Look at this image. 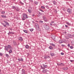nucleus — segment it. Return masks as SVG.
Returning <instances> with one entry per match:
<instances>
[{
    "label": "nucleus",
    "mask_w": 74,
    "mask_h": 74,
    "mask_svg": "<svg viewBox=\"0 0 74 74\" xmlns=\"http://www.w3.org/2000/svg\"><path fill=\"white\" fill-rule=\"evenodd\" d=\"M1 70L0 69V73H1Z\"/></svg>",
    "instance_id": "338daca9"
},
{
    "label": "nucleus",
    "mask_w": 74,
    "mask_h": 74,
    "mask_svg": "<svg viewBox=\"0 0 74 74\" xmlns=\"http://www.w3.org/2000/svg\"><path fill=\"white\" fill-rule=\"evenodd\" d=\"M30 2H33V0H29Z\"/></svg>",
    "instance_id": "49530a36"
},
{
    "label": "nucleus",
    "mask_w": 74,
    "mask_h": 74,
    "mask_svg": "<svg viewBox=\"0 0 74 74\" xmlns=\"http://www.w3.org/2000/svg\"><path fill=\"white\" fill-rule=\"evenodd\" d=\"M61 55H64V53L62 52L61 53Z\"/></svg>",
    "instance_id": "09e8293b"
},
{
    "label": "nucleus",
    "mask_w": 74,
    "mask_h": 74,
    "mask_svg": "<svg viewBox=\"0 0 74 74\" xmlns=\"http://www.w3.org/2000/svg\"><path fill=\"white\" fill-rule=\"evenodd\" d=\"M65 37L66 39H69V38L68 36H66Z\"/></svg>",
    "instance_id": "a19ab883"
},
{
    "label": "nucleus",
    "mask_w": 74,
    "mask_h": 74,
    "mask_svg": "<svg viewBox=\"0 0 74 74\" xmlns=\"http://www.w3.org/2000/svg\"><path fill=\"white\" fill-rule=\"evenodd\" d=\"M42 72L43 73H46L47 72V69H43L42 71Z\"/></svg>",
    "instance_id": "1a4fd4ad"
},
{
    "label": "nucleus",
    "mask_w": 74,
    "mask_h": 74,
    "mask_svg": "<svg viewBox=\"0 0 74 74\" xmlns=\"http://www.w3.org/2000/svg\"><path fill=\"white\" fill-rule=\"evenodd\" d=\"M23 31L25 32V33H27V31L26 30H23Z\"/></svg>",
    "instance_id": "c85d7f7f"
},
{
    "label": "nucleus",
    "mask_w": 74,
    "mask_h": 74,
    "mask_svg": "<svg viewBox=\"0 0 74 74\" xmlns=\"http://www.w3.org/2000/svg\"><path fill=\"white\" fill-rule=\"evenodd\" d=\"M40 67H41V69H42L43 67H42V66H41Z\"/></svg>",
    "instance_id": "0e129e2a"
},
{
    "label": "nucleus",
    "mask_w": 74,
    "mask_h": 74,
    "mask_svg": "<svg viewBox=\"0 0 74 74\" xmlns=\"http://www.w3.org/2000/svg\"><path fill=\"white\" fill-rule=\"evenodd\" d=\"M65 27H68V26L66 25H65Z\"/></svg>",
    "instance_id": "bf43d9fd"
},
{
    "label": "nucleus",
    "mask_w": 74,
    "mask_h": 74,
    "mask_svg": "<svg viewBox=\"0 0 74 74\" xmlns=\"http://www.w3.org/2000/svg\"><path fill=\"white\" fill-rule=\"evenodd\" d=\"M61 46H62V47H64V45H63V44H62L61 45Z\"/></svg>",
    "instance_id": "5fc2aeb1"
},
{
    "label": "nucleus",
    "mask_w": 74,
    "mask_h": 74,
    "mask_svg": "<svg viewBox=\"0 0 74 74\" xmlns=\"http://www.w3.org/2000/svg\"><path fill=\"white\" fill-rule=\"evenodd\" d=\"M51 45H52L53 47H55V45L53 43H50Z\"/></svg>",
    "instance_id": "412c9836"
},
{
    "label": "nucleus",
    "mask_w": 74,
    "mask_h": 74,
    "mask_svg": "<svg viewBox=\"0 0 74 74\" xmlns=\"http://www.w3.org/2000/svg\"><path fill=\"white\" fill-rule=\"evenodd\" d=\"M39 22L40 23H43V22H43V21H40Z\"/></svg>",
    "instance_id": "4c0bfd02"
},
{
    "label": "nucleus",
    "mask_w": 74,
    "mask_h": 74,
    "mask_svg": "<svg viewBox=\"0 0 74 74\" xmlns=\"http://www.w3.org/2000/svg\"><path fill=\"white\" fill-rule=\"evenodd\" d=\"M18 40L20 41H23V38H22V37H20L18 38Z\"/></svg>",
    "instance_id": "4468645a"
},
{
    "label": "nucleus",
    "mask_w": 74,
    "mask_h": 74,
    "mask_svg": "<svg viewBox=\"0 0 74 74\" xmlns=\"http://www.w3.org/2000/svg\"><path fill=\"white\" fill-rule=\"evenodd\" d=\"M44 28L47 30H49V27L47 25H43Z\"/></svg>",
    "instance_id": "f257e3e1"
},
{
    "label": "nucleus",
    "mask_w": 74,
    "mask_h": 74,
    "mask_svg": "<svg viewBox=\"0 0 74 74\" xmlns=\"http://www.w3.org/2000/svg\"><path fill=\"white\" fill-rule=\"evenodd\" d=\"M45 68L44 67H43L42 68V69H43V70H45Z\"/></svg>",
    "instance_id": "6e6d98bb"
},
{
    "label": "nucleus",
    "mask_w": 74,
    "mask_h": 74,
    "mask_svg": "<svg viewBox=\"0 0 74 74\" xmlns=\"http://www.w3.org/2000/svg\"><path fill=\"white\" fill-rule=\"evenodd\" d=\"M46 8H48V5H46Z\"/></svg>",
    "instance_id": "e2e57ef3"
},
{
    "label": "nucleus",
    "mask_w": 74,
    "mask_h": 74,
    "mask_svg": "<svg viewBox=\"0 0 74 74\" xmlns=\"http://www.w3.org/2000/svg\"><path fill=\"white\" fill-rule=\"evenodd\" d=\"M21 4H23H23H24V3L22 2H20Z\"/></svg>",
    "instance_id": "3c124183"
},
{
    "label": "nucleus",
    "mask_w": 74,
    "mask_h": 74,
    "mask_svg": "<svg viewBox=\"0 0 74 74\" xmlns=\"http://www.w3.org/2000/svg\"><path fill=\"white\" fill-rule=\"evenodd\" d=\"M70 61L71 62H73L74 61V60H70Z\"/></svg>",
    "instance_id": "8fccbe9b"
},
{
    "label": "nucleus",
    "mask_w": 74,
    "mask_h": 74,
    "mask_svg": "<svg viewBox=\"0 0 74 74\" xmlns=\"http://www.w3.org/2000/svg\"><path fill=\"white\" fill-rule=\"evenodd\" d=\"M3 54V53H0V56H2Z\"/></svg>",
    "instance_id": "e433bc0d"
},
{
    "label": "nucleus",
    "mask_w": 74,
    "mask_h": 74,
    "mask_svg": "<svg viewBox=\"0 0 74 74\" xmlns=\"http://www.w3.org/2000/svg\"><path fill=\"white\" fill-rule=\"evenodd\" d=\"M36 26V30H38V29H39V26H38V24H37Z\"/></svg>",
    "instance_id": "9d476101"
},
{
    "label": "nucleus",
    "mask_w": 74,
    "mask_h": 74,
    "mask_svg": "<svg viewBox=\"0 0 74 74\" xmlns=\"http://www.w3.org/2000/svg\"><path fill=\"white\" fill-rule=\"evenodd\" d=\"M15 10L16 11L18 12L19 11V10H20V9L19 8V7L16 6V8Z\"/></svg>",
    "instance_id": "0eeeda50"
},
{
    "label": "nucleus",
    "mask_w": 74,
    "mask_h": 74,
    "mask_svg": "<svg viewBox=\"0 0 74 74\" xmlns=\"http://www.w3.org/2000/svg\"><path fill=\"white\" fill-rule=\"evenodd\" d=\"M70 48H71V49H73V46H71L70 47Z\"/></svg>",
    "instance_id": "58836bf2"
},
{
    "label": "nucleus",
    "mask_w": 74,
    "mask_h": 74,
    "mask_svg": "<svg viewBox=\"0 0 74 74\" xmlns=\"http://www.w3.org/2000/svg\"><path fill=\"white\" fill-rule=\"evenodd\" d=\"M39 14L40 15H41V12H39Z\"/></svg>",
    "instance_id": "69168bd1"
},
{
    "label": "nucleus",
    "mask_w": 74,
    "mask_h": 74,
    "mask_svg": "<svg viewBox=\"0 0 74 74\" xmlns=\"http://www.w3.org/2000/svg\"><path fill=\"white\" fill-rule=\"evenodd\" d=\"M4 22L5 23L6 26H9L10 25V24L9 23L6 21H4Z\"/></svg>",
    "instance_id": "39448f33"
},
{
    "label": "nucleus",
    "mask_w": 74,
    "mask_h": 74,
    "mask_svg": "<svg viewBox=\"0 0 74 74\" xmlns=\"http://www.w3.org/2000/svg\"><path fill=\"white\" fill-rule=\"evenodd\" d=\"M54 23L55 22H54V21H52L51 22L52 23Z\"/></svg>",
    "instance_id": "13d9d810"
},
{
    "label": "nucleus",
    "mask_w": 74,
    "mask_h": 74,
    "mask_svg": "<svg viewBox=\"0 0 74 74\" xmlns=\"http://www.w3.org/2000/svg\"><path fill=\"white\" fill-rule=\"evenodd\" d=\"M25 47L26 49H28L29 48V46L28 45H26L25 46Z\"/></svg>",
    "instance_id": "aec40b11"
},
{
    "label": "nucleus",
    "mask_w": 74,
    "mask_h": 74,
    "mask_svg": "<svg viewBox=\"0 0 74 74\" xmlns=\"http://www.w3.org/2000/svg\"><path fill=\"white\" fill-rule=\"evenodd\" d=\"M42 66L44 67H45V68H47V67L48 66V65H45V64H43Z\"/></svg>",
    "instance_id": "f3484780"
},
{
    "label": "nucleus",
    "mask_w": 74,
    "mask_h": 74,
    "mask_svg": "<svg viewBox=\"0 0 74 74\" xmlns=\"http://www.w3.org/2000/svg\"><path fill=\"white\" fill-rule=\"evenodd\" d=\"M32 15L33 16H34V14H33Z\"/></svg>",
    "instance_id": "774afa93"
},
{
    "label": "nucleus",
    "mask_w": 74,
    "mask_h": 74,
    "mask_svg": "<svg viewBox=\"0 0 74 74\" xmlns=\"http://www.w3.org/2000/svg\"><path fill=\"white\" fill-rule=\"evenodd\" d=\"M1 24H2V25H3V26H4V27H7V26H6V25H4V24L3 23H1Z\"/></svg>",
    "instance_id": "7c9ffc66"
},
{
    "label": "nucleus",
    "mask_w": 74,
    "mask_h": 74,
    "mask_svg": "<svg viewBox=\"0 0 74 74\" xmlns=\"http://www.w3.org/2000/svg\"><path fill=\"white\" fill-rule=\"evenodd\" d=\"M52 2L53 3V4H54V5H56L57 4V3H56V2L55 1H53Z\"/></svg>",
    "instance_id": "2eb2a0df"
},
{
    "label": "nucleus",
    "mask_w": 74,
    "mask_h": 74,
    "mask_svg": "<svg viewBox=\"0 0 74 74\" xmlns=\"http://www.w3.org/2000/svg\"><path fill=\"white\" fill-rule=\"evenodd\" d=\"M41 8H42V9H45V7L43 6H42L41 7Z\"/></svg>",
    "instance_id": "79ce46f5"
},
{
    "label": "nucleus",
    "mask_w": 74,
    "mask_h": 74,
    "mask_svg": "<svg viewBox=\"0 0 74 74\" xmlns=\"http://www.w3.org/2000/svg\"><path fill=\"white\" fill-rule=\"evenodd\" d=\"M4 47H5V49L6 50V51H8V50L9 49L7 47V46H5Z\"/></svg>",
    "instance_id": "9b49d317"
},
{
    "label": "nucleus",
    "mask_w": 74,
    "mask_h": 74,
    "mask_svg": "<svg viewBox=\"0 0 74 74\" xmlns=\"http://www.w3.org/2000/svg\"><path fill=\"white\" fill-rule=\"evenodd\" d=\"M22 20H23V21H25V18H22Z\"/></svg>",
    "instance_id": "4d7b16f0"
},
{
    "label": "nucleus",
    "mask_w": 74,
    "mask_h": 74,
    "mask_svg": "<svg viewBox=\"0 0 74 74\" xmlns=\"http://www.w3.org/2000/svg\"><path fill=\"white\" fill-rule=\"evenodd\" d=\"M5 57H6V58H9V56L8 54H5Z\"/></svg>",
    "instance_id": "5701e85b"
},
{
    "label": "nucleus",
    "mask_w": 74,
    "mask_h": 74,
    "mask_svg": "<svg viewBox=\"0 0 74 74\" xmlns=\"http://www.w3.org/2000/svg\"><path fill=\"white\" fill-rule=\"evenodd\" d=\"M34 3L35 4H37L38 3L36 1H34Z\"/></svg>",
    "instance_id": "c756f323"
},
{
    "label": "nucleus",
    "mask_w": 74,
    "mask_h": 74,
    "mask_svg": "<svg viewBox=\"0 0 74 74\" xmlns=\"http://www.w3.org/2000/svg\"><path fill=\"white\" fill-rule=\"evenodd\" d=\"M71 45L74 46V41H72L71 42Z\"/></svg>",
    "instance_id": "4be33fe9"
},
{
    "label": "nucleus",
    "mask_w": 74,
    "mask_h": 74,
    "mask_svg": "<svg viewBox=\"0 0 74 74\" xmlns=\"http://www.w3.org/2000/svg\"><path fill=\"white\" fill-rule=\"evenodd\" d=\"M44 20L45 21V22H48V20H47V19L46 18H45Z\"/></svg>",
    "instance_id": "bb28decb"
},
{
    "label": "nucleus",
    "mask_w": 74,
    "mask_h": 74,
    "mask_svg": "<svg viewBox=\"0 0 74 74\" xmlns=\"http://www.w3.org/2000/svg\"><path fill=\"white\" fill-rule=\"evenodd\" d=\"M29 30L31 31V32H33V30H34V29H29Z\"/></svg>",
    "instance_id": "2f4dec72"
},
{
    "label": "nucleus",
    "mask_w": 74,
    "mask_h": 74,
    "mask_svg": "<svg viewBox=\"0 0 74 74\" xmlns=\"http://www.w3.org/2000/svg\"><path fill=\"white\" fill-rule=\"evenodd\" d=\"M61 66H64V64L62 63H61Z\"/></svg>",
    "instance_id": "37998d69"
},
{
    "label": "nucleus",
    "mask_w": 74,
    "mask_h": 74,
    "mask_svg": "<svg viewBox=\"0 0 74 74\" xmlns=\"http://www.w3.org/2000/svg\"><path fill=\"white\" fill-rule=\"evenodd\" d=\"M40 11H42V12H44V11H43V10H41V9H40L39 10Z\"/></svg>",
    "instance_id": "864d4df0"
},
{
    "label": "nucleus",
    "mask_w": 74,
    "mask_h": 74,
    "mask_svg": "<svg viewBox=\"0 0 74 74\" xmlns=\"http://www.w3.org/2000/svg\"><path fill=\"white\" fill-rule=\"evenodd\" d=\"M10 30H11L12 31V28H10Z\"/></svg>",
    "instance_id": "052dcab7"
},
{
    "label": "nucleus",
    "mask_w": 74,
    "mask_h": 74,
    "mask_svg": "<svg viewBox=\"0 0 74 74\" xmlns=\"http://www.w3.org/2000/svg\"><path fill=\"white\" fill-rule=\"evenodd\" d=\"M51 38H52V39H53V41H55V36H53Z\"/></svg>",
    "instance_id": "dca6fc26"
},
{
    "label": "nucleus",
    "mask_w": 74,
    "mask_h": 74,
    "mask_svg": "<svg viewBox=\"0 0 74 74\" xmlns=\"http://www.w3.org/2000/svg\"><path fill=\"white\" fill-rule=\"evenodd\" d=\"M18 60L19 62H23V59L22 58H21V59L18 58Z\"/></svg>",
    "instance_id": "ddd939ff"
},
{
    "label": "nucleus",
    "mask_w": 74,
    "mask_h": 74,
    "mask_svg": "<svg viewBox=\"0 0 74 74\" xmlns=\"http://www.w3.org/2000/svg\"><path fill=\"white\" fill-rule=\"evenodd\" d=\"M28 11L29 13H32V10L30 9H28Z\"/></svg>",
    "instance_id": "6ab92c4d"
},
{
    "label": "nucleus",
    "mask_w": 74,
    "mask_h": 74,
    "mask_svg": "<svg viewBox=\"0 0 74 74\" xmlns=\"http://www.w3.org/2000/svg\"><path fill=\"white\" fill-rule=\"evenodd\" d=\"M1 13L2 14H5V12L2 11Z\"/></svg>",
    "instance_id": "c9c22d12"
},
{
    "label": "nucleus",
    "mask_w": 74,
    "mask_h": 74,
    "mask_svg": "<svg viewBox=\"0 0 74 74\" xmlns=\"http://www.w3.org/2000/svg\"><path fill=\"white\" fill-rule=\"evenodd\" d=\"M49 48L50 49H53V47H52L51 46H50L49 47Z\"/></svg>",
    "instance_id": "a878e982"
},
{
    "label": "nucleus",
    "mask_w": 74,
    "mask_h": 74,
    "mask_svg": "<svg viewBox=\"0 0 74 74\" xmlns=\"http://www.w3.org/2000/svg\"><path fill=\"white\" fill-rule=\"evenodd\" d=\"M9 53H11L12 52V50H10L8 52Z\"/></svg>",
    "instance_id": "cd10ccee"
},
{
    "label": "nucleus",
    "mask_w": 74,
    "mask_h": 74,
    "mask_svg": "<svg viewBox=\"0 0 74 74\" xmlns=\"http://www.w3.org/2000/svg\"><path fill=\"white\" fill-rule=\"evenodd\" d=\"M23 17L25 19H28L29 18V17L27 16V15L25 13H24L23 14Z\"/></svg>",
    "instance_id": "f03ea898"
},
{
    "label": "nucleus",
    "mask_w": 74,
    "mask_h": 74,
    "mask_svg": "<svg viewBox=\"0 0 74 74\" xmlns=\"http://www.w3.org/2000/svg\"><path fill=\"white\" fill-rule=\"evenodd\" d=\"M68 36L69 37H70V38H72V35L71 34H68Z\"/></svg>",
    "instance_id": "a211bd4d"
},
{
    "label": "nucleus",
    "mask_w": 74,
    "mask_h": 74,
    "mask_svg": "<svg viewBox=\"0 0 74 74\" xmlns=\"http://www.w3.org/2000/svg\"><path fill=\"white\" fill-rule=\"evenodd\" d=\"M44 59H50V57H49V56H45L44 57Z\"/></svg>",
    "instance_id": "f8f14e48"
},
{
    "label": "nucleus",
    "mask_w": 74,
    "mask_h": 74,
    "mask_svg": "<svg viewBox=\"0 0 74 74\" xmlns=\"http://www.w3.org/2000/svg\"><path fill=\"white\" fill-rule=\"evenodd\" d=\"M67 11L69 14H72V10L71 9H68Z\"/></svg>",
    "instance_id": "7ed1b4c3"
},
{
    "label": "nucleus",
    "mask_w": 74,
    "mask_h": 74,
    "mask_svg": "<svg viewBox=\"0 0 74 74\" xmlns=\"http://www.w3.org/2000/svg\"><path fill=\"white\" fill-rule=\"evenodd\" d=\"M43 18L44 19L46 18V17H45V16H43Z\"/></svg>",
    "instance_id": "a18cd8bd"
},
{
    "label": "nucleus",
    "mask_w": 74,
    "mask_h": 74,
    "mask_svg": "<svg viewBox=\"0 0 74 74\" xmlns=\"http://www.w3.org/2000/svg\"><path fill=\"white\" fill-rule=\"evenodd\" d=\"M66 24H67V25H70V24L68 22H66Z\"/></svg>",
    "instance_id": "c03bdc74"
},
{
    "label": "nucleus",
    "mask_w": 74,
    "mask_h": 74,
    "mask_svg": "<svg viewBox=\"0 0 74 74\" xmlns=\"http://www.w3.org/2000/svg\"><path fill=\"white\" fill-rule=\"evenodd\" d=\"M12 8L13 9H15L16 8V7L14 6H12Z\"/></svg>",
    "instance_id": "473e14b6"
},
{
    "label": "nucleus",
    "mask_w": 74,
    "mask_h": 74,
    "mask_svg": "<svg viewBox=\"0 0 74 74\" xmlns=\"http://www.w3.org/2000/svg\"><path fill=\"white\" fill-rule=\"evenodd\" d=\"M10 34H14V32H10Z\"/></svg>",
    "instance_id": "ea45409f"
},
{
    "label": "nucleus",
    "mask_w": 74,
    "mask_h": 74,
    "mask_svg": "<svg viewBox=\"0 0 74 74\" xmlns=\"http://www.w3.org/2000/svg\"><path fill=\"white\" fill-rule=\"evenodd\" d=\"M70 44H68V46L69 48V47H70Z\"/></svg>",
    "instance_id": "603ef678"
},
{
    "label": "nucleus",
    "mask_w": 74,
    "mask_h": 74,
    "mask_svg": "<svg viewBox=\"0 0 74 74\" xmlns=\"http://www.w3.org/2000/svg\"><path fill=\"white\" fill-rule=\"evenodd\" d=\"M50 54L51 56H55V54L53 52V51H51V52Z\"/></svg>",
    "instance_id": "20e7f679"
},
{
    "label": "nucleus",
    "mask_w": 74,
    "mask_h": 74,
    "mask_svg": "<svg viewBox=\"0 0 74 74\" xmlns=\"http://www.w3.org/2000/svg\"><path fill=\"white\" fill-rule=\"evenodd\" d=\"M50 25L51 26H53V25H52V23H50Z\"/></svg>",
    "instance_id": "680f3d73"
},
{
    "label": "nucleus",
    "mask_w": 74,
    "mask_h": 74,
    "mask_svg": "<svg viewBox=\"0 0 74 74\" xmlns=\"http://www.w3.org/2000/svg\"><path fill=\"white\" fill-rule=\"evenodd\" d=\"M63 69L64 70H68V68H63Z\"/></svg>",
    "instance_id": "b1692460"
},
{
    "label": "nucleus",
    "mask_w": 74,
    "mask_h": 74,
    "mask_svg": "<svg viewBox=\"0 0 74 74\" xmlns=\"http://www.w3.org/2000/svg\"><path fill=\"white\" fill-rule=\"evenodd\" d=\"M64 42V40H61L59 41V42L60 44H62V43H63V42Z\"/></svg>",
    "instance_id": "6e6552de"
},
{
    "label": "nucleus",
    "mask_w": 74,
    "mask_h": 74,
    "mask_svg": "<svg viewBox=\"0 0 74 74\" xmlns=\"http://www.w3.org/2000/svg\"><path fill=\"white\" fill-rule=\"evenodd\" d=\"M1 17H2V18H7V16H4V15H1Z\"/></svg>",
    "instance_id": "393cba45"
},
{
    "label": "nucleus",
    "mask_w": 74,
    "mask_h": 74,
    "mask_svg": "<svg viewBox=\"0 0 74 74\" xmlns=\"http://www.w3.org/2000/svg\"><path fill=\"white\" fill-rule=\"evenodd\" d=\"M22 74H27L24 69L22 70Z\"/></svg>",
    "instance_id": "423d86ee"
},
{
    "label": "nucleus",
    "mask_w": 74,
    "mask_h": 74,
    "mask_svg": "<svg viewBox=\"0 0 74 74\" xmlns=\"http://www.w3.org/2000/svg\"><path fill=\"white\" fill-rule=\"evenodd\" d=\"M57 65L58 66H61V63L60 64L57 63Z\"/></svg>",
    "instance_id": "f704fd0d"
},
{
    "label": "nucleus",
    "mask_w": 74,
    "mask_h": 74,
    "mask_svg": "<svg viewBox=\"0 0 74 74\" xmlns=\"http://www.w3.org/2000/svg\"><path fill=\"white\" fill-rule=\"evenodd\" d=\"M8 48H11V46L10 45H8Z\"/></svg>",
    "instance_id": "72a5a7b5"
},
{
    "label": "nucleus",
    "mask_w": 74,
    "mask_h": 74,
    "mask_svg": "<svg viewBox=\"0 0 74 74\" xmlns=\"http://www.w3.org/2000/svg\"><path fill=\"white\" fill-rule=\"evenodd\" d=\"M14 45H16V42H14Z\"/></svg>",
    "instance_id": "de8ad7c7"
}]
</instances>
